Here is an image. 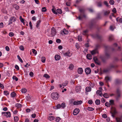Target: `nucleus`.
I'll return each instance as SVG.
<instances>
[{"mask_svg":"<svg viewBox=\"0 0 122 122\" xmlns=\"http://www.w3.org/2000/svg\"><path fill=\"white\" fill-rule=\"evenodd\" d=\"M105 105L106 106L108 107H110V106H111L110 104V103L108 102H106L105 103Z\"/></svg>","mask_w":122,"mask_h":122,"instance_id":"42","label":"nucleus"},{"mask_svg":"<svg viewBox=\"0 0 122 122\" xmlns=\"http://www.w3.org/2000/svg\"><path fill=\"white\" fill-rule=\"evenodd\" d=\"M4 93L5 94L6 96L9 94V92L7 91H4Z\"/></svg>","mask_w":122,"mask_h":122,"instance_id":"50","label":"nucleus"},{"mask_svg":"<svg viewBox=\"0 0 122 122\" xmlns=\"http://www.w3.org/2000/svg\"><path fill=\"white\" fill-rule=\"evenodd\" d=\"M110 70L108 67V68L105 69L103 70V72H109Z\"/></svg>","mask_w":122,"mask_h":122,"instance_id":"36","label":"nucleus"},{"mask_svg":"<svg viewBox=\"0 0 122 122\" xmlns=\"http://www.w3.org/2000/svg\"><path fill=\"white\" fill-rule=\"evenodd\" d=\"M68 82V81H66L62 83V86H66Z\"/></svg>","mask_w":122,"mask_h":122,"instance_id":"35","label":"nucleus"},{"mask_svg":"<svg viewBox=\"0 0 122 122\" xmlns=\"http://www.w3.org/2000/svg\"><path fill=\"white\" fill-rule=\"evenodd\" d=\"M104 4L106 5L107 7L108 6V4L106 1H104Z\"/></svg>","mask_w":122,"mask_h":122,"instance_id":"62","label":"nucleus"},{"mask_svg":"<svg viewBox=\"0 0 122 122\" xmlns=\"http://www.w3.org/2000/svg\"><path fill=\"white\" fill-rule=\"evenodd\" d=\"M105 79L106 81V82H107L108 81L111 80V77L107 76L105 77Z\"/></svg>","mask_w":122,"mask_h":122,"instance_id":"19","label":"nucleus"},{"mask_svg":"<svg viewBox=\"0 0 122 122\" xmlns=\"http://www.w3.org/2000/svg\"><path fill=\"white\" fill-rule=\"evenodd\" d=\"M16 20V18L14 16H12L10 18L9 21V23L8 24V25H10V24H12L13 22L15 21Z\"/></svg>","mask_w":122,"mask_h":122,"instance_id":"6","label":"nucleus"},{"mask_svg":"<svg viewBox=\"0 0 122 122\" xmlns=\"http://www.w3.org/2000/svg\"><path fill=\"white\" fill-rule=\"evenodd\" d=\"M117 67V66L116 65H113V64H111V65L109 66V68L111 70L112 68H115L116 67Z\"/></svg>","mask_w":122,"mask_h":122,"instance_id":"21","label":"nucleus"},{"mask_svg":"<svg viewBox=\"0 0 122 122\" xmlns=\"http://www.w3.org/2000/svg\"><path fill=\"white\" fill-rule=\"evenodd\" d=\"M56 41L58 43H60L61 42V41L60 39H58L56 40Z\"/></svg>","mask_w":122,"mask_h":122,"instance_id":"63","label":"nucleus"},{"mask_svg":"<svg viewBox=\"0 0 122 122\" xmlns=\"http://www.w3.org/2000/svg\"><path fill=\"white\" fill-rule=\"evenodd\" d=\"M110 13L109 11H105L104 12V15H108Z\"/></svg>","mask_w":122,"mask_h":122,"instance_id":"29","label":"nucleus"},{"mask_svg":"<svg viewBox=\"0 0 122 122\" xmlns=\"http://www.w3.org/2000/svg\"><path fill=\"white\" fill-rule=\"evenodd\" d=\"M88 32V30H86L83 31L82 34L84 35H87Z\"/></svg>","mask_w":122,"mask_h":122,"instance_id":"28","label":"nucleus"},{"mask_svg":"<svg viewBox=\"0 0 122 122\" xmlns=\"http://www.w3.org/2000/svg\"><path fill=\"white\" fill-rule=\"evenodd\" d=\"M96 93L97 94L99 95L100 96L102 97L103 95L101 91L99 90H97Z\"/></svg>","mask_w":122,"mask_h":122,"instance_id":"15","label":"nucleus"},{"mask_svg":"<svg viewBox=\"0 0 122 122\" xmlns=\"http://www.w3.org/2000/svg\"><path fill=\"white\" fill-rule=\"evenodd\" d=\"M41 22V21L40 20H39L37 21L36 25V27H37L38 28L39 27L40 24Z\"/></svg>","mask_w":122,"mask_h":122,"instance_id":"18","label":"nucleus"},{"mask_svg":"<svg viewBox=\"0 0 122 122\" xmlns=\"http://www.w3.org/2000/svg\"><path fill=\"white\" fill-rule=\"evenodd\" d=\"M97 6L99 7H101L102 6V3L101 1L98 2L97 3Z\"/></svg>","mask_w":122,"mask_h":122,"instance_id":"23","label":"nucleus"},{"mask_svg":"<svg viewBox=\"0 0 122 122\" xmlns=\"http://www.w3.org/2000/svg\"><path fill=\"white\" fill-rule=\"evenodd\" d=\"M66 107L65 103L63 102L61 105L60 104H58L56 106V107L57 109H59L61 107L62 108H64Z\"/></svg>","mask_w":122,"mask_h":122,"instance_id":"7","label":"nucleus"},{"mask_svg":"<svg viewBox=\"0 0 122 122\" xmlns=\"http://www.w3.org/2000/svg\"><path fill=\"white\" fill-rule=\"evenodd\" d=\"M93 59L95 63L98 65H100V62L97 58L96 57H95L93 58Z\"/></svg>","mask_w":122,"mask_h":122,"instance_id":"9","label":"nucleus"},{"mask_svg":"<svg viewBox=\"0 0 122 122\" xmlns=\"http://www.w3.org/2000/svg\"><path fill=\"white\" fill-rule=\"evenodd\" d=\"M116 120L117 122H119L121 120V119L120 118L116 117Z\"/></svg>","mask_w":122,"mask_h":122,"instance_id":"61","label":"nucleus"},{"mask_svg":"<svg viewBox=\"0 0 122 122\" xmlns=\"http://www.w3.org/2000/svg\"><path fill=\"white\" fill-rule=\"evenodd\" d=\"M9 36L10 37H12L14 35V33L12 32H10L9 33Z\"/></svg>","mask_w":122,"mask_h":122,"instance_id":"55","label":"nucleus"},{"mask_svg":"<svg viewBox=\"0 0 122 122\" xmlns=\"http://www.w3.org/2000/svg\"><path fill=\"white\" fill-rule=\"evenodd\" d=\"M12 79L13 80H15L16 81H18V78L15 76H13Z\"/></svg>","mask_w":122,"mask_h":122,"instance_id":"41","label":"nucleus"},{"mask_svg":"<svg viewBox=\"0 0 122 122\" xmlns=\"http://www.w3.org/2000/svg\"><path fill=\"white\" fill-rule=\"evenodd\" d=\"M109 40L111 41L114 39L113 36L112 35H109Z\"/></svg>","mask_w":122,"mask_h":122,"instance_id":"22","label":"nucleus"},{"mask_svg":"<svg viewBox=\"0 0 122 122\" xmlns=\"http://www.w3.org/2000/svg\"><path fill=\"white\" fill-rule=\"evenodd\" d=\"M81 87L80 86H77L76 87V92L78 93L79 92L81 89Z\"/></svg>","mask_w":122,"mask_h":122,"instance_id":"13","label":"nucleus"},{"mask_svg":"<svg viewBox=\"0 0 122 122\" xmlns=\"http://www.w3.org/2000/svg\"><path fill=\"white\" fill-rule=\"evenodd\" d=\"M20 49L21 50L23 51L24 50V48L23 46H21L19 47Z\"/></svg>","mask_w":122,"mask_h":122,"instance_id":"60","label":"nucleus"},{"mask_svg":"<svg viewBox=\"0 0 122 122\" xmlns=\"http://www.w3.org/2000/svg\"><path fill=\"white\" fill-rule=\"evenodd\" d=\"M64 55L65 56H67L69 57H70L71 56L70 52L69 51H68L67 52L64 53Z\"/></svg>","mask_w":122,"mask_h":122,"instance_id":"17","label":"nucleus"},{"mask_svg":"<svg viewBox=\"0 0 122 122\" xmlns=\"http://www.w3.org/2000/svg\"><path fill=\"white\" fill-rule=\"evenodd\" d=\"M31 99V97L29 96V95H28V96L26 97V99L27 100H29Z\"/></svg>","mask_w":122,"mask_h":122,"instance_id":"59","label":"nucleus"},{"mask_svg":"<svg viewBox=\"0 0 122 122\" xmlns=\"http://www.w3.org/2000/svg\"><path fill=\"white\" fill-rule=\"evenodd\" d=\"M29 75L31 77H32L33 76L34 74L33 72H30L29 74Z\"/></svg>","mask_w":122,"mask_h":122,"instance_id":"64","label":"nucleus"},{"mask_svg":"<svg viewBox=\"0 0 122 122\" xmlns=\"http://www.w3.org/2000/svg\"><path fill=\"white\" fill-rule=\"evenodd\" d=\"M80 111V110L78 108H76L74 111L73 114H77Z\"/></svg>","mask_w":122,"mask_h":122,"instance_id":"12","label":"nucleus"},{"mask_svg":"<svg viewBox=\"0 0 122 122\" xmlns=\"http://www.w3.org/2000/svg\"><path fill=\"white\" fill-rule=\"evenodd\" d=\"M63 32L64 34H67L68 33V31L66 30L65 29H64L63 30Z\"/></svg>","mask_w":122,"mask_h":122,"instance_id":"38","label":"nucleus"},{"mask_svg":"<svg viewBox=\"0 0 122 122\" xmlns=\"http://www.w3.org/2000/svg\"><path fill=\"white\" fill-rule=\"evenodd\" d=\"M54 118H55L54 117H53V116H49L48 117V119L50 120L51 121V120H54Z\"/></svg>","mask_w":122,"mask_h":122,"instance_id":"30","label":"nucleus"},{"mask_svg":"<svg viewBox=\"0 0 122 122\" xmlns=\"http://www.w3.org/2000/svg\"><path fill=\"white\" fill-rule=\"evenodd\" d=\"M79 10L81 14L79 16L78 19L79 20H82L83 18L86 17V15L84 13V9L83 8H80L79 9Z\"/></svg>","mask_w":122,"mask_h":122,"instance_id":"3","label":"nucleus"},{"mask_svg":"<svg viewBox=\"0 0 122 122\" xmlns=\"http://www.w3.org/2000/svg\"><path fill=\"white\" fill-rule=\"evenodd\" d=\"M75 46L76 48L77 49H78L80 47V46H79V44L77 43H76L75 44Z\"/></svg>","mask_w":122,"mask_h":122,"instance_id":"52","label":"nucleus"},{"mask_svg":"<svg viewBox=\"0 0 122 122\" xmlns=\"http://www.w3.org/2000/svg\"><path fill=\"white\" fill-rule=\"evenodd\" d=\"M78 39L79 41H81L82 40V37L80 36H78Z\"/></svg>","mask_w":122,"mask_h":122,"instance_id":"51","label":"nucleus"},{"mask_svg":"<svg viewBox=\"0 0 122 122\" xmlns=\"http://www.w3.org/2000/svg\"><path fill=\"white\" fill-rule=\"evenodd\" d=\"M96 104L98 105H99L100 104V100H99L98 99H96L95 102Z\"/></svg>","mask_w":122,"mask_h":122,"instance_id":"26","label":"nucleus"},{"mask_svg":"<svg viewBox=\"0 0 122 122\" xmlns=\"http://www.w3.org/2000/svg\"><path fill=\"white\" fill-rule=\"evenodd\" d=\"M85 71L86 74H88L91 73V70L89 68H86L85 69Z\"/></svg>","mask_w":122,"mask_h":122,"instance_id":"11","label":"nucleus"},{"mask_svg":"<svg viewBox=\"0 0 122 122\" xmlns=\"http://www.w3.org/2000/svg\"><path fill=\"white\" fill-rule=\"evenodd\" d=\"M93 25V23L92 22H91L89 23V27L90 28H91L92 26Z\"/></svg>","mask_w":122,"mask_h":122,"instance_id":"49","label":"nucleus"},{"mask_svg":"<svg viewBox=\"0 0 122 122\" xmlns=\"http://www.w3.org/2000/svg\"><path fill=\"white\" fill-rule=\"evenodd\" d=\"M109 57L110 54L109 52L107 50H106L105 56H100V58L101 59L102 61H104L105 60L108 58Z\"/></svg>","mask_w":122,"mask_h":122,"instance_id":"2","label":"nucleus"},{"mask_svg":"<svg viewBox=\"0 0 122 122\" xmlns=\"http://www.w3.org/2000/svg\"><path fill=\"white\" fill-rule=\"evenodd\" d=\"M109 102L110 104V105L111 106L110 111L111 114H115L117 113V112L116 109L115 108L113 107V106L114 105V101L112 100H111L109 101Z\"/></svg>","mask_w":122,"mask_h":122,"instance_id":"1","label":"nucleus"},{"mask_svg":"<svg viewBox=\"0 0 122 122\" xmlns=\"http://www.w3.org/2000/svg\"><path fill=\"white\" fill-rule=\"evenodd\" d=\"M103 96L106 98H108L109 97V95L107 93L104 94H103Z\"/></svg>","mask_w":122,"mask_h":122,"instance_id":"31","label":"nucleus"},{"mask_svg":"<svg viewBox=\"0 0 122 122\" xmlns=\"http://www.w3.org/2000/svg\"><path fill=\"white\" fill-rule=\"evenodd\" d=\"M56 33V30L54 27H52L51 31V36H55Z\"/></svg>","mask_w":122,"mask_h":122,"instance_id":"8","label":"nucleus"},{"mask_svg":"<svg viewBox=\"0 0 122 122\" xmlns=\"http://www.w3.org/2000/svg\"><path fill=\"white\" fill-rule=\"evenodd\" d=\"M57 12L59 14H61L62 13V12L61 10L60 9H58L57 10Z\"/></svg>","mask_w":122,"mask_h":122,"instance_id":"47","label":"nucleus"},{"mask_svg":"<svg viewBox=\"0 0 122 122\" xmlns=\"http://www.w3.org/2000/svg\"><path fill=\"white\" fill-rule=\"evenodd\" d=\"M43 76L46 79H48L50 78V76L47 74H45Z\"/></svg>","mask_w":122,"mask_h":122,"instance_id":"32","label":"nucleus"},{"mask_svg":"<svg viewBox=\"0 0 122 122\" xmlns=\"http://www.w3.org/2000/svg\"><path fill=\"white\" fill-rule=\"evenodd\" d=\"M77 72L78 74H82L83 70L82 68H79L77 70Z\"/></svg>","mask_w":122,"mask_h":122,"instance_id":"14","label":"nucleus"},{"mask_svg":"<svg viewBox=\"0 0 122 122\" xmlns=\"http://www.w3.org/2000/svg\"><path fill=\"white\" fill-rule=\"evenodd\" d=\"M91 87H87L86 88V91L87 92H89L91 91Z\"/></svg>","mask_w":122,"mask_h":122,"instance_id":"24","label":"nucleus"},{"mask_svg":"<svg viewBox=\"0 0 122 122\" xmlns=\"http://www.w3.org/2000/svg\"><path fill=\"white\" fill-rule=\"evenodd\" d=\"M109 3L111 5H113L114 3V1L113 0H111L110 1Z\"/></svg>","mask_w":122,"mask_h":122,"instance_id":"53","label":"nucleus"},{"mask_svg":"<svg viewBox=\"0 0 122 122\" xmlns=\"http://www.w3.org/2000/svg\"><path fill=\"white\" fill-rule=\"evenodd\" d=\"M74 67V66L72 64H71L70 65L69 68L71 70L73 69Z\"/></svg>","mask_w":122,"mask_h":122,"instance_id":"33","label":"nucleus"},{"mask_svg":"<svg viewBox=\"0 0 122 122\" xmlns=\"http://www.w3.org/2000/svg\"><path fill=\"white\" fill-rule=\"evenodd\" d=\"M14 119L15 122H17L19 120V119L18 117H14Z\"/></svg>","mask_w":122,"mask_h":122,"instance_id":"34","label":"nucleus"},{"mask_svg":"<svg viewBox=\"0 0 122 122\" xmlns=\"http://www.w3.org/2000/svg\"><path fill=\"white\" fill-rule=\"evenodd\" d=\"M27 91V90L25 88L22 89L21 90V92L22 93H25Z\"/></svg>","mask_w":122,"mask_h":122,"instance_id":"48","label":"nucleus"},{"mask_svg":"<svg viewBox=\"0 0 122 122\" xmlns=\"http://www.w3.org/2000/svg\"><path fill=\"white\" fill-rule=\"evenodd\" d=\"M82 103V101L81 100L77 101L74 102L73 104L74 105H78L81 104Z\"/></svg>","mask_w":122,"mask_h":122,"instance_id":"10","label":"nucleus"},{"mask_svg":"<svg viewBox=\"0 0 122 122\" xmlns=\"http://www.w3.org/2000/svg\"><path fill=\"white\" fill-rule=\"evenodd\" d=\"M86 57L89 60H91L92 58V56L90 54H88L87 55Z\"/></svg>","mask_w":122,"mask_h":122,"instance_id":"25","label":"nucleus"},{"mask_svg":"<svg viewBox=\"0 0 122 122\" xmlns=\"http://www.w3.org/2000/svg\"><path fill=\"white\" fill-rule=\"evenodd\" d=\"M2 114H10V112H2Z\"/></svg>","mask_w":122,"mask_h":122,"instance_id":"45","label":"nucleus"},{"mask_svg":"<svg viewBox=\"0 0 122 122\" xmlns=\"http://www.w3.org/2000/svg\"><path fill=\"white\" fill-rule=\"evenodd\" d=\"M16 95V93L14 92H13L11 93V96L13 97H14Z\"/></svg>","mask_w":122,"mask_h":122,"instance_id":"37","label":"nucleus"},{"mask_svg":"<svg viewBox=\"0 0 122 122\" xmlns=\"http://www.w3.org/2000/svg\"><path fill=\"white\" fill-rule=\"evenodd\" d=\"M87 109L89 111H93L94 110V109L92 107H88Z\"/></svg>","mask_w":122,"mask_h":122,"instance_id":"44","label":"nucleus"},{"mask_svg":"<svg viewBox=\"0 0 122 122\" xmlns=\"http://www.w3.org/2000/svg\"><path fill=\"white\" fill-rule=\"evenodd\" d=\"M46 61V58L45 57H42L41 58V61L43 63L45 62Z\"/></svg>","mask_w":122,"mask_h":122,"instance_id":"46","label":"nucleus"},{"mask_svg":"<svg viewBox=\"0 0 122 122\" xmlns=\"http://www.w3.org/2000/svg\"><path fill=\"white\" fill-rule=\"evenodd\" d=\"M92 36L94 38H96L98 39H100L101 38V37L98 34L96 35H92Z\"/></svg>","mask_w":122,"mask_h":122,"instance_id":"20","label":"nucleus"},{"mask_svg":"<svg viewBox=\"0 0 122 122\" xmlns=\"http://www.w3.org/2000/svg\"><path fill=\"white\" fill-rule=\"evenodd\" d=\"M32 52L35 55L37 54V52L34 49H32Z\"/></svg>","mask_w":122,"mask_h":122,"instance_id":"40","label":"nucleus"},{"mask_svg":"<svg viewBox=\"0 0 122 122\" xmlns=\"http://www.w3.org/2000/svg\"><path fill=\"white\" fill-rule=\"evenodd\" d=\"M100 46V45H97L96 46L95 49L91 51V54L93 55L95 54L98 53V52L97 50V49Z\"/></svg>","mask_w":122,"mask_h":122,"instance_id":"5","label":"nucleus"},{"mask_svg":"<svg viewBox=\"0 0 122 122\" xmlns=\"http://www.w3.org/2000/svg\"><path fill=\"white\" fill-rule=\"evenodd\" d=\"M17 57L18 58V59H19V61L22 63L23 62V61L22 60V59H21V58H20V56L18 55L17 56Z\"/></svg>","mask_w":122,"mask_h":122,"instance_id":"39","label":"nucleus"},{"mask_svg":"<svg viewBox=\"0 0 122 122\" xmlns=\"http://www.w3.org/2000/svg\"><path fill=\"white\" fill-rule=\"evenodd\" d=\"M51 97L53 99H57L59 96V94L57 92H53L51 94Z\"/></svg>","mask_w":122,"mask_h":122,"instance_id":"4","label":"nucleus"},{"mask_svg":"<svg viewBox=\"0 0 122 122\" xmlns=\"http://www.w3.org/2000/svg\"><path fill=\"white\" fill-rule=\"evenodd\" d=\"M55 58L56 60L58 61L60 59V56L59 55H56L55 56Z\"/></svg>","mask_w":122,"mask_h":122,"instance_id":"16","label":"nucleus"},{"mask_svg":"<svg viewBox=\"0 0 122 122\" xmlns=\"http://www.w3.org/2000/svg\"><path fill=\"white\" fill-rule=\"evenodd\" d=\"M60 118L59 117H57L56 118V121L57 122H59L60 120Z\"/></svg>","mask_w":122,"mask_h":122,"instance_id":"54","label":"nucleus"},{"mask_svg":"<svg viewBox=\"0 0 122 122\" xmlns=\"http://www.w3.org/2000/svg\"><path fill=\"white\" fill-rule=\"evenodd\" d=\"M15 106L18 108L21 107H22V105L19 103H17L15 105Z\"/></svg>","mask_w":122,"mask_h":122,"instance_id":"27","label":"nucleus"},{"mask_svg":"<svg viewBox=\"0 0 122 122\" xmlns=\"http://www.w3.org/2000/svg\"><path fill=\"white\" fill-rule=\"evenodd\" d=\"M52 12L54 14H57V13L56 12L54 9H52Z\"/></svg>","mask_w":122,"mask_h":122,"instance_id":"56","label":"nucleus"},{"mask_svg":"<svg viewBox=\"0 0 122 122\" xmlns=\"http://www.w3.org/2000/svg\"><path fill=\"white\" fill-rule=\"evenodd\" d=\"M29 24L30 27V29H32V23L31 21H30L29 23Z\"/></svg>","mask_w":122,"mask_h":122,"instance_id":"57","label":"nucleus"},{"mask_svg":"<svg viewBox=\"0 0 122 122\" xmlns=\"http://www.w3.org/2000/svg\"><path fill=\"white\" fill-rule=\"evenodd\" d=\"M13 6L16 10L18 9L19 8V6L17 5H14Z\"/></svg>","mask_w":122,"mask_h":122,"instance_id":"43","label":"nucleus"},{"mask_svg":"<svg viewBox=\"0 0 122 122\" xmlns=\"http://www.w3.org/2000/svg\"><path fill=\"white\" fill-rule=\"evenodd\" d=\"M46 10V9L45 7H43L42 8V12H45Z\"/></svg>","mask_w":122,"mask_h":122,"instance_id":"58","label":"nucleus"}]
</instances>
